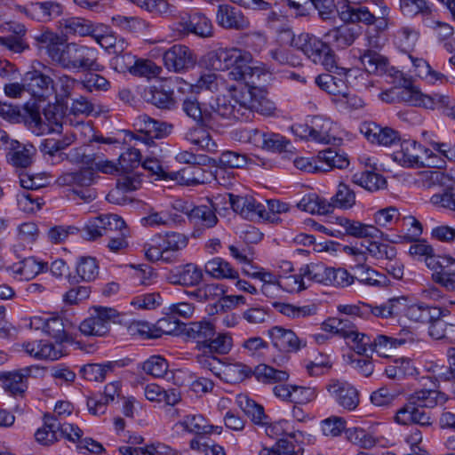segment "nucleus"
<instances>
[{
    "mask_svg": "<svg viewBox=\"0 0 455 455\" xmlns=\"http://www.w3.org/2000/svg\"><path fill=\"white\" fill-rule=\"evenodd\" d=\"M329 204L331 206V211L334 208L351 209L355 204V192L349 185L340 182Z\"/></svg>",
    "mask_w": 455,
    "mask_h": 455,
    "instance_id": "49",
    "label": "nucleus"
},
{
    "mask_svg": "<svg viewBox=\"0 0 455 455\" xmlns=\"http://www.w3.org/2000/svg\"><path fill=\"white\" fill-rule=\"evenodd\" d=\"M395 44L403 52H410L415 46L419 32L412 27L404 26L395 33Z\"/></svg>",
    "mask_w": 455,
    "mask_h": 455,
    "instance_id": "63",
    "label": "nucleus"
},
{
    "mask_svg": "<svg viewBox=\"0 0 455 455\" xmlns=\"http://www.w3.org/2000/svg\"><path fill=\"white\" fill-rule=\"evenodd\" d=\"M204 271L216 279H238L239 277L238 272L232 267L230 263L220 257L207 261L204 265Z\"/></svg>",
    "mask_w": 455,
    "mask_h": 455,
    "instance_id": "44",
    "label": "nucleus"
},
{
    "mask_svg": "<svg viewBox=\"0 0 455 455\" xmlns=\"http://www.w3.org/2000/svg\"><path fill=\"white\" fill-rule=\"evenodd\" d=\"M395 421L402 426L416 424L423 427L433 424L430 414L410 399L396 411Z\"/></svg>",
    "mask_w": 455,
    "mask_h": 455,
    "instance_id": "23",
    "label": "nucleus"
},
{
    "mask_svg": "<svg viewBox=\"0 0 455 455\" xmlns=\"http://www.w3.org/2000/svg\"><path fill=\"white\" fill-rule=\"evenodd\" d=\"M339 224L344 228L345 232L357 238H382L388 240L387 235L377 227L364 224L357 220H352L346 218H338Z\"/></svg>",
    "mask_w": 455,
    "mask_h": 455,
    "instance_id": "29",
    "label": "nucleus"
},
{
    "mask_svg": "<svg viewBox=\"0 0 455 455\" xmlns=\"http://www.w3.org/2000/svg\"><path fill=\"white\" fill-rule=\"evenodd\" d=\"M201 126L190 130L186 134V139L198 148L204 150L209 153H214L217 151V144L212 139L210 133Z\"/></svg>",
    "mask_w": 455,
    "mask_h": 455,
    "instance_id": "56",
    "label": "nucleus"
},
{
    "mask_svg": "<svg viewBox=\"0 0 455 455\" xmlns=\"http://www.w3.org/2000/svg\"><path fill=\"white\" fill-rule=\"evenodd\" d=\"M50 68L33 61L30 65V101L32 103H45L54 92L53 80L49 75Z\"/></svg>",
    "mask_w": 455,
    "mask_h": 455,
    "instance_id": "13",
    "label": "nucleus"
},
{
    "mask_svg": "<svg viewBox=\"0 0 455 455\" xmlns=\"http://www.w3.org/2000/svg\"><path fill=\"white\" fill-rule=\"evenodd\" d=\"M175 81V79L164 78L146 87L143 92V99L158 108L172 109L176 104V97L172 95L171 86Z\"/></svg>",
    "mask_w": 455,
    "mask_h": 455,
    "instance_id": "17",
    "label": "nucleus"
},
{
    "mask_svg": "<svg viewBox=\"0 0 455 455\" xmlns=\"http://www.w3.org/2000/svg\"><path fill=\"white\" fill-rule=\"evenodd\" d=\"M353 283L356 280L363 285L380 287L386 284V276L371 267L359 263L351 267Z\"/></svg>",
    "mask_w": 455,
    "mask_h": 455,
    "instance_id": "35",
    "label": "nucleus"
},
{
    "mask_svg": "<svg viewBox=\"0 0 455 455\" xmlns=\"http://www.w3.org/2000/svg\"><path fill=\"white\" fill-rule=\"evenodd\" d=\"M255 378L265 384H274L285 381L289 379V373L286 371L277 370L267 364H259L253 370Z\"/></svg>",
    "mask_w": 455,
    "mask_h": 455,
    "instance_id": "57",
    "label": "nucleus"
},
{
    "mask_svg": "<svg viewBox=\"0 0 455 455\" xmlns=\"http://www.w3.org/2000/svg\"><path fill=\"white\" fill-rule=\"evenodd\" d=\"M311 140L329 144L334 136L331 135L332 122L322 116H315L310 119Z\"/></svg>",
    "mask_w": 455,
    "mask_h": 455,
    "instance_id": "42",
    "label": "nucleus"
},
{
    "mask_svg": "<svg viewBox=\"0 0 455 455\" xmlns=\"http://www.w3.org/2000/svg\"><path fill=\"white\" fill-rule=\"evenodd\" d=\"M430 203L436 207L455 212V184L445 185L442 192L430 197Z\"/></svg>",
    "mask_w": 455,
    "mask_h": 455,
    "instance_id": "64",
    "label": "nucleus"
},
{
    "mask_svg": "<svg viewBox=\"0 0 455 455\" xmlns=\"http://www.w3.org/2000/svg\"><path fill=\"white\" fill-rule=\"evenodd\" d=\"M320 165L324 166L326 171L332 168L344 169L349 165V160L346 154L339 153L334 149L328 148L318 153Z\"/></svg>",
    "mask_w": 455,
    "mask_h": 455,
    "instance_id": "60",
    "label": "nucleus"
},
{
    "mask_svg": "<svg viewBox=\"0 0 455 455\" xmlns=\"http://www.w3.org/2000/svg\"><path fill=\"white\" fill-rule=\"evenodd\" d=\"M328 73L320 74L315 78V84L328 94L340 97L347 91V76L350 69L339 67L334 64L333 68H325Z\"/></svg>",
    "mask_w": 455,
    "mask_h": 455,
    "instance_id": "15",
    "label": "nucleus"
},
{
    "mask_svg": "<svg viewBox=\"0 0 455 455\" xmlns=\"http://www.w3.org/2000/svg\"><path fill=\"white\" fill-rule=\"evenodd\" d=\"M68 321L56 315H49L46 324L45 334L55 339L56 343L63 345L64 342L70 341V338L66 331Z\"/></svg>",
    "mask_w": 455,
    "mask_h": 455,
    "instance_id": "55",
    "label": "nucleus"
},
{
    "mask_svg": "<svg viewBox=\"0 0 455 455\" xmlns=\"http://www.w3.org/2000/svg\"><path fill=\"white\" fill-rule=\"evenodd\" d=\"M2 28L12 30L14 35L7 37L0 36L1 45L6 46L9 50L17 53L22 52L28 47L22 40V37L27 32L25 25L20 23H6Z\"/></svg>",
    "mask_w": 455,
    "mask_h": 455,
    "instance_id": "41",
    "label": "nucleus"
},
{
    "mask_svg": "<svg viewBox=\"0 0 455 455\" xmlns=\"http://www.w3.org/2000/svg\"><path fill=\"white\" fill-rule=\"evenodd\" d=\"M0 141L6 144V161L19 176V183L24 190L17 194V205L24 212L28 211V149L26 144L10 140L8 133L0 129Z\"/></svg>",
    "mask_w": 455,
    "mask_h": 455,
    "instance_id": "3",
    "label": "nucleus"
},
{
    "mask_svg": "<svg viewBox=\"0 0 455 455\" xmlns=\"http://www.w3.org/2000/svg\"><path fill=\"white\" fill-rule=\"evenodd\" d=\"M97 176L92 170H79L62 173L56 180L60 187H70L71 193L84 203H91L97 197L96 189L92 186L96 182Z\"/></svg>",
    "mask_w": 455,
    "mask_h": 455,
    "instance_id": "8",
    "label": "nucleus"
},
{
    "mask_svg": "<svg viewBox=\"0 0 455 455\" xmlns=\"http://www.w3.org/2000/svg\"><path fill=\"white\" fill-rule=\"evenodd\" d=\"M178 20H174L170 25L172 31V36L175 39H181L190 33L199 37H211L213 35V27L212 21L204 14L196 12L191 14L179 15Z\"/></svg>",
    "mask_w": 455,
    "mask_h": 455,
    "instance_id": "10",
    "label": "nucleus"
},
{
    "mask_svg": "<svg viewBox=\"0 0 455 455\" xmlns=\"http://www.w3.org/2000/svg\"><path fill=\"white\" fill-rule=\"evenodd\" d=\"M228 202L232 210L245 220H261L266 213L265 205L251 196L228 194Z\"/></svg>",
    "mask_w": 455,
    "mask_h": 455,
    "instance_id": "20",
    "label": "nucleus"
},
{
    "mask_svg": "<svg viewBox=\"0 0 455 455\" xmlns=\"http://www.w3.org/2000/svg\"><path fill=\"white\" fill-rule=\"evenodd\" d=\"M28 367L19 371H1L0 381L4 391L12 396L23 397L27 390Z\"/></svg>",
    "mask_w": 455,
    "mask_h": 455,
    "instance_id": "26",
    "label": "nucleus"
},
{
    "mask_svg": "<svg viewBox=\"0 0 455 455\" xmlns=\"http://www.w3.org/2000/svg\"><path fill=\"white\" fill-rule=\"evenodd\" d=\"M217 23L227 29L243 30L250 27L242 11L230 4H220L216 12Z\"/></svg>",
    "mask_w": 455,
    "mask_h": 455,
    "instance_id": "24",
    "label": "nucleus"
},
{
    "mask_svg": "<svg viewBox=\"0 0 455 455\" xmlns=\"http://www.w3.org/2000/svg\"><path fill=\"white\" fill-rule=\"evenodd\" d=\"M63 5L55 1L30 3V19L48 22L63 13Z\"/></svg>",
    "mask_w": 455,
    "mask_h": 455,
    "instance_id": "32",
    "label": "nucleus"
},
{
    "mask_svg": "<svg viewBox=\"0 0 455 455\" xmlns=\"http://www.w3.org/2000/svg\"><path fill=\"white\" fill-rule=\"evenodd\" d=\"M188 244L187 237L180 233L167 232L153 235L144 245L146 258L150 261H170L172 253Z\"/></svg>",
    "mask_w": 455,
    "mask_h": 455,
    "instance_id": "7",
    "label": "nucleus"
},
{
    "mask_svg": "<svg viewBox=\"0 0 455 455\" xmlns=\"http://www.w3.org/2000/svg\"><path fill=\"white\" fill-rule=\"evenodd\" d=\"M298 208L311 214L326 215L331 212V206L329 201L319 197L316 194L304 196L298 203Z\"/></svg>",
    "mask_w": 455,
    "mask_h": 455,
    "instance_id": "48",
    "label": "nucleus"
},
{
    "mask_svg": "<svg viewBox=\"0 0 455 455\" xmlns=\"http://www.w3.org/2000/svg\"><path fill=\"white\" fill-rule=\"evenodd\" d=\"M236 403L240 409L254 424L259 426L267 425L268 417L265 414L262 405L257 403L247 395H237Z\"/></svg>",
    "mask_w": 455,
    "mask_h": 455,
    "instance_id": "39",
    "label": "nucleus"
},
{
    "mask_svg": "<svg viewBox=\"0 0 455 455\" xmlns=\"http://www.w3.org/2000/svg\"><path fill=\"white\" fill-rule=\"evenodd\" d=\"M52 61L58 67L72 71H102L104 67L98 62V51L75 42L61 40L56 50L52 51Z\"/></svg>",
    "mask_w": 455,
    "mask_h": 455,
    "instance_id": "2",
    "label": "nucleus"
},
{
    "mask_svg": "<svg viewBox=\"0 0 455 455\" xmlns=\"http://www.w3.org/2000/svg\"><path fill=\"white\" fill-rule=\"evenodd\" d=\"M352 182L370 192H375L386 188V179L377 172L371 171H363L352 175Z\"/></svg>",
    "mask_w": 455,
    "mask_h": 455,
    "instance_id": "43",
    "label": "nucleus"
},
{
    "mask_svg": "<svg viewBox=\"0 0 455 455\" xmlns=\"http://www.w3.org/2000/svg\"><path fill=\"white\" fill-rule=\"evenodd\" d=\"M58 28L66 36H87L94 32L93 24L81 17L62 18L58 21Z\"/></svg>",
    "mask_w": 455,
    "mask_h": 455,
    "instance_id": "28",
    "label": "nucleus"
},
{
    "mask_svg": "<svg viewBox=\"0 0 455 455\" xmlns=\"http://www.w3.org/2000/svg\"><path fill=\"white\" fill-rule=\"evenodd\" d=\"M182 109L188 116L195 120L198 124L209 127L211 123L209 109L202 108L196 99L193 97L185 99L183 100Z\"/></svg>",
    "mask_w": 455,
    "mask_h": 455,
    "instance_id": "50",
    "label": "nucleus"
},
{
    "mask_svg": "<svg viewBox=\"0 0 455 455\" xmlns=\"http://www.w3.org/2000/svg\"><path fill=\"white\" fill-rule=\"evenodd\" d=\"M63 345L48 340L35 341L30 348V356L38 360L56 361L66 355Z\"/></svg>",
    "mask_w": 455,
    "mask_h": 455,
    "instance_id": "33",
    "label": "nucleus"
},
{
    "mask_svg": "<svg viewBox=\"0 0 455 455\" xmlns=\"http://www.w3.org/2000/svg\"><path fill=\"white\" fill-rule=\"evenodd\" d=\"M360 132L372 144L390 147L401 140L397 131L375 122H363L359 127Z\"/></svg>",
    "mask_w": 455,
    "mask_h": 455,
    "instance_id": "21",
    "label": "nucleus"
},
{
    "mask_svg": "<svg viewBox=\"0 0 455 455\" xmlns=\"http://www.w3.org/2000/svg\"><path fill=\"white\" fill-rule=\"evenodd\" d=\"M0 116L12 123L28 124V102L22 108L0 101Z\"/></svg>",
    "mask_w": 455,
    "mask_h": 455,
    "instance_id": "61",
    "label": "nucleus"
},
{
    "mask_svg": "<svg viewBox=\"0 0 455 455\" xmlns=\"http://www.w3.org/2000/svg\"><path fill=\"white\" fill-rule=\"evenodd\" d=\"M401 100L417 107L436 110L443 116L455 120V100L440 93L425 94L411 83L405 84L399 92Z\"/></svg>",
    "mask_w": 455,
    "mask_h": 455,
    "instance_id": "4",
    "label": "nucleus"
},
{
    "mask_svg": "<svg viewBox=\"0 0 455 455\" xmlns=\"http://www.w3.org/2000/svg\"><path fill=\"white\" fill-rule=\"evenodd\" d=\"M393 159L403 167L421 166L423 157L430 159L435 156L433 151L422 147L414 140H403L400 149L393 153Z\"/></svg>",
    "mask_w": 455,
    "mask_h": 455,
    "instance_id": "14",
    "label": "nucleus"
},
{
    "mask_svg": "<svg viewBox=\"0 0 455 455\" xmlns=\"http://www.w3.org/2000/svg\"><path fill=\"white\" fill-rule=\"evenodd\" d=\"M267 336L273 347L284 354L297 353L307 346L306 339L299 338L292 330L279 325L268 329Z\"/></svg>",
    "mask_w": 455,
    "mask_h": 455,
    "instance_id": "18",
    "label": "nucleus"
},
{
    "mask_svg": "<svg viewBox=\"0 0 455 455\" xmlns=\"http://www.w3.org/2000/svg\"><path fill=\"white\" fill-rule=\"evenodd\" d=\"M202 279L201 268L193 263L177 267L169 275L172 283L183 286H196L200 283Z\"/></svg>",
    "mask_w": 455,
    "mask_h": 455,
    "instance_id": "30",
    "label": "nucleus"
},
{
    "mask_svg": "<svg viewBox=\"0 0 455 455\" xmlns=\"http://www.w3.org/2000/svg\"><path fill=\"white\" fill-rule=\"evenodd\" d=\"M165 68L176 73L185 72L195 67L196 59L193 52L187 46L175 44L163 54Z\"/></svg>",
    "mask_w": 455,
    "mask_h": 455,
    "instance_id": "19",
    "label": "nucleus"
},
{
    "mask_svg": "<svg viewBox=\"0 0 455 455\" xmlns=\"http://www.w3.org/2000/svg\"><path fill=\"white\" fill-rule=\"evenodd\" d=\"M398 304V299H391L380 305L363 303V319L387 318L397 315L399 313Z\"/></svg>",
    "mask_w": 455,
    "mask_h": 455,
    "instance_id": "46",
    "label": "nucleus"
},
{
    "mask_svg": "<svg viewBox=\"0 0 455 455\" xmlns=\"http://www.w3.org/2000/svg\"><path fill=\"white\" fill-rule=\"evenodd\" d=\"M99 275V266L95 258L80 257L76 262V275H68L70 283H79L81 281H93Z\"/></svg>",
    "mask_w": 455,
    "mask_h": 455,
    "instance_id": "36",
    "label": "nucleus"
},
{
    "mask_svg": "<svg viewBox=\"0 0 455 455\" xmlns=\"http://www.w3.org/2000/svg\"><path fill=\"white\" fill-rule=\"evenodd\" d=\"M331 272V267H327L322 262L311 263L301 267V274L306 278L325 285L330 284Z\"/></svg>",
    "mask_w": 455,
    "mask_h": 455,
    "instance_id": "58",
    "label": "nucleus"
},
{
    "mask_svg": "<svg viewBox=\"0 0 455 455\" xmlns=\"http://www.w3.org/2000/svg\"><path fill=\"white\" fill-rule=\"evenodd\" d=\"M124 364L120 361H109L103 363H88L81 368V373L85 379L90 381H103L108 373L120 368Z\"/></svg>",
    "mask_w": 455,
    "mask_h": 455,
    "instance_id": "40",
    "label": "nucleus"
},
{
    "mask_svg": "<svg viewBox=\"0 0 455 455\" xmlns=\"http://www.w3.org/2000/svg\"><path fill=\"white\" fill-rule=\"evenodd\" d=\"M233 347V339L230 334L219 332L212 336L206 345H203L201 352H206L212 355H227Z\"/></svg>",
    "mask_w": 455,
    "mask_h": 455,
    "instance_id": "52",
    "label": "nucleus"
},
{
    "mask_svg": "<svg viewBox=\"0 0 455 455\" xmlns=\"http://www.w3.org/2000/svg\"><path fill=\"white\" fill-rule=\"evenodd\" d=\"M426 267L432 271L431 280L445 291H455V259L448 256L442 259L435 250L423 259Z\"/></svg>",
    "mask_w": 455,
    "mask_h": 455,
    "instance_id": "11",
    "label": "nucleus"
},
{
    "mask_svg": "<svg viewBox=\"0 0 455 455\" xmlns=\"http://www.w3.org/2000/svg\"><path fill=\"white\" fill-rule=\"evenodd\" d=\"M186 335L196 342L199 351L203 350V345H206L209 339L215 335V326L206 320L189 323L185 326Z\"/></svg>",
    "mask_w": 455,
    "mask_h": 455,
    "instance_id": "31",
    "label": "nucleus"
},
{
    "mask_svg": "<svg viewBox=\"0 0 455 455\" xmlns=\"http://www.w3.org/2000/svg\"><path fill=\"white\" fill-rule=\"evenodd\" d=\"M90 316L79 325V330L85 336H105L110 330L111 323L119 322L120 315L113 307H94Z\"/></svg>",
    "mask_w": 455,
    "mask_h": 455,
    "instance_id": "12",
    "label": "nucleus"
},
{
    "mask_svg": "<svg viewBox=\"0 0 455 455\" xmlns=\"http://www.w3.org/2000/svg\"><path fill=\"white\" fill-rule=\"evenodd\" d=\"M182 212H185L189 220L197 226H202L204 228H212L218 223V217L215 212V209L208 205H198L192 209L185 207L181 208Z\"/></svg>",
    "mask_w": 455,
    "mask_h": 455,
    "instance_id": "38",
    "label": "nucleus"
},
{
    "mask_svg": "<svg viewBox=\"0 0 455 455\" xmlns=\"http://www.w3.org/2000/svg\"><path fill=\"white\" fill-rule=\"evenodd\" d=\"M359 35V28L355 26L343 25L333 28L324 34L329 45L337 49H345L350 46Z\"/></svg>",
    "mask_w": 455,
    "mask_h": 455,
    "instance_id": "27",
    "label": "nucleus"
},
{
    "mask_svg": "<svg viewBox=\"0 0 455 455\" xmlns=\"http://www.w3.org/2000/svg\"><path fill=\"white\" fill-rule=\"evenodd\" d=\"M274 307L282 315L292 319L305 318L316 314L317 307L315 304L296 306L289 303L275 302Z\"/></svg>",
    "mask_w": 455,
    "mask_h": 455,
    "instance_id": "51",
    "label": "nucleus"
},
{
    "mask_svg": "<svg viewBox=\"0 0 455 455\" xmlns=\"http://www.w3.org/2000/svg\"><path fill=\"white\" fill-rule=\"evenodd\" d=\"M253 375V371L247 365L241 363H224L220 379L227 383H239Z\"/></svg>",
    "mask_w": 455,
    "mask_h": 455,
    "instance_id": "47",
    "label": "nucleus"
},
{
    "mask_svg": "<svg viewBox=\"0 0 455 455\" xmlns=\"http://www.w3.org/2000/svg\"><path fill=\"white\" fill-rule=\"evenodd\" d=\"M178 425L196 435L220 434L222 430L221 427L208 424L206 419L201 414L187 415L178 422Z\"/></svg>",
    "mask_w": 455,
    "mask_h": 455,
    "instance_id": "34",
    "label": "nucleus"
},
{
    "mask_svg": "<svg viewBox=\"0 0 455 455\" xmlns=\"http://www.w3.org/2000/svg\"><path fill=\"white\" fill-rule=\"evenodd\" d=\"M62 118L59 106L48 100L45 103H30V130L37 136L61 132Z\"/></svg>",
    "mask_w": 455,
    "mask_h": 455,
    "instance_id": "6",
    "label": "nucleus"
},
{
    "mask_svg": "<svg viewBox=\"0 0 455 455\" xmlns=\"http://www.w3.org/2000/svg\"><path fill=\"white\" fill-rule=\"evenodd\" d=\"M125 42L120 39L118 42L109 43V47L114 49L116 54L110 60V66L119 73L130 72L134 66L135 56L124 52Z\"/></svg>",
    "mask_w": 455,
    "mask_h": 455,
    "instance_id": "37",
    "label": "nucleus"
},
{
    "mask_svg": "<svg viewBox=\"0 0 455 455\" xmlns=\"http://www.w3.org/2000/svg\"><path fill=\"white\" fill-rule=\"evenodd\" d=\"M232 100L233 103L225 98H218L215 105H211V110H209V114L211 115L210 128H213L220 118H233L241 121L248 120V116L245 115V111L243 110V106L240 103H236L233 99Z\"/></svg>",
    "mask_w": 455,
    "mask_h": 455,
    "instance_id": "22",
    "label": "nucleus"
},
{
    "mask_svg": "<svg viewBox=\"0 0 455 455\" xmlns=\"http://www.w3.org/2000/svg\"><path fill=\"white\" fill-rule=\"evenodd\" d=\"M330 397L343 409L352 411L359 405V392L346 380L332 379L326 385Z\"/></svg>",
    "mask_w": 455,
    "mask_h": 455,
    "instance_id": "16",
    "label": "nucleus"
},
{
    "mask_svg": "<svg viewBox=\"0 0 455 455\" xmlns=\"http://www.w3.org/2000/svg\"><path fill=\"white\" fill-rule=\"evenodd\" d=\"M113 23L120 29L130 33H143L150 29L151 24L136 16L117 15L113 17Z\"/></svg>",
    "mask_w": 455,
    "mask_h": 455,
    "instance_id": "54",
    "label": "nucleus"
},
{
    "mask_svg": "<svg viewBox=\"0 0 455 455\" xmlns=\"http://www.w3.org/2000/svg\"><path fill=\"white\" fill-rule=\"evenodd\" d=\"M295 48L301 51L312 62L322 65L324 68H333L336 62L335 54L328 42H323L312 34H299Z\"/></svg>",
    "mask_w": 455,
    "mask_h": 455,
    "instance_id": "9",
    "label": "nucleus"
},
{
    "mask_svg": "<svg viewBox=\"0 0 455 455\" xmlns=\"http://www.w3.org/2000/svg\"><path fill=\"white\" fill-rule=\"evenodd\" d=\"M224 294L223 286L217 283L205 284L188 292L190 297L195 298L199 302L212 303L215 313L224 310L225 307H229L228 305L225 304Z\"/></svg>",
    "mask_w": 455,
    "mask_h": 455,
    "instance_id": "25",
    "label": "nucleus"
},
{
    "mask_svg": "<svg viewBox=\"0 0 455 455\" xmlns=\"http://www.w3.org/2000/svg\"><path fill=\"white\" fill-rule=\"evenodd\" d=\"M259 82L260 80L256 84H244L239 88H231L233 100L243 106L248 119L252 112L269 116H273L276 109L275 103L267 99L264 92L259 89Z\"/></svg>",
    "mask_w": 455,
    "mask_h": 455,
    "instance_id": "5",
    "label": "nucleus"
},
{
    "mask_svg": "<svg viewBox=\"0 0 455 455\" xmlns=\"http://www.w3.org/2000/svg\"><path fill=\"white\" fill-rule=\"evenodd\" d=\"M360 60L365 70L370 74L381 75L387 71V58L374 51H366Z\"/></svg>",
    "mask_w": 455,
    "mask_h": 455,
    "instance_id": "62",
    "label": "nucleus"
},
{
    "mask_svg": "<svg viewBox=\"0 0 455 455\" xmlns=\"http://www.w3.org/2000/svg\"><path fill=\"white\" fill-rule=\"evenodd\" d=\"M409 399L422 409L424 408H435L439 403H443L447 401V397L443 393H441L435 389H419L414 391L409 397Z\"/></svg>",
    "mask_w": 455,
    "mask_h": 455,
    "instance_id": "45",
    "label": "nucleus"
},
{
    "mask_svg": "<svg viewBox=\"0 0 455 455\" xmlns=\"http://www.w3.org/2000/svg\"><path fill=\"white\" fill-rule=\"evenodd\" d=\"M33 38L34 44L39 52L44 51L51 60H52L53 56L52 51L56 50L62 40L59 35L50 29H44L39 34L35 35Z\"/></svg>",
    "mask_w": 455,
    "mask_h": 455,
    "instance_id": "53",
    "label": "nucleus"
},
{
    "mask_svg": "<svg viewBox=\"0 0 455 455\" xmlns=\"http://www.w3.org/2000/svg\"><path fill=\"white\" fill-rule=\"evenodd\" d=\"M210 60L214 69H230L229 78L237 82L256 84L261 76H267L263 67L254 65L249 52L237 48L219 49L212 54Z\"/></svg>",
    "mask_w": 455,
    "mask_h": 455,
    "instance_id": "1",
    "label": "nucleus"
},
{
    "mask_svg": "<svg viewBox=\"0 0 455 455\" xmlns=\"http://www.w3.org/2000/svg\"><path fill=\"white\" fill-rule=\"evenodd\" d=\"M399 7L403 15L409 18L429 15L433 12V4L426 0H399Z\"/></svg>",
    "mask_w": 455,
    "mask_h": 455,
    "instance_id": "59",
    "label": "nucleus"
}]
</instances>
